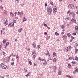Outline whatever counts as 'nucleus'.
<instances>
[{
  "mask_svg": "<svg viewBox=\"0 0 78 78\" xmlns=\"http://www.w3.org/2000/svg\"><path fill=\"white\" fill-rule=\"evenodd\" d=\"M70 14H71V15H72L73 18V19H75V13L73 12H70Z\"/></svg>",
  "mask_w": 78,
  "mask_h": 78,
  "instance_id": "obj_5",
  "label": "nucleus"
},
{
  "mask_svg": "<svg viewBox=\"0 0 78 78\" xmlns=\"http://www.w3.org/2000/svg\"><path fill=\"white\" fill-rule=\"evenodd\" d=\"M32 55L33 56V58H35V56H36V52H32Z\"/></svg>",
  "mask_w": 78,
  "mask_h": 78,
  "instance_id": "obj_6",
  "label": "nucleus"
},
{
  "mask_svg": "<svg viewBox=\"0 0 78 78\" xmlns=\"http://www.w3.org/2000/svg\"><path fill=\"white\" fill-rule=\"evenodd\" d=\"M41 61H45L46 60H45V59L44 58H42L41 59Z\"/></svg>",
  "mask_w": 78,
  "mask_h": 78,
  "instance_id": "obj_40",
  "label": "nucleus"
},
{
  "mask_svg": "<svg viewBox=\"0 0 78 78\" xmlns=\"http://www.w3.org/2000/svg\"><path fill=\"white\" fill-rule=\"evenodd\" d=\"M44 26H45V27H47V24H44Z\"/></svg>",
  "mask_w": 78,
  "mask_h": 78,
  "instance_id": "obj_63",
  "label": "nucleus"
},
{
  "mask_svg": "<svg viewBox=\"0 0 78 78\" xmlns=\"http://www.w3.org/2000/svg\"><path fill=\"white\" fill-rule=\"evenodd\" d=\"M65 51L67 52V51H69V50H68V48H66L65 49Z\"/></svg>",
  "mask_w": 78,
  "mask_h": 78,
  "instance_id": "obj_15",
  "label": "nucleus"
},
{
  "mask_svg": "<svg viewBox=\"0 0 78 78\" xmlns=\"http://www.w3.org/2000/svg\"><path fill=\"white\" fill-rule=\"evenodd\" d=\"M22 28H21L20 29H19L18 30L19 32L20 33V32L22 31Z\"/></svg>",
  "mask_w": 78,
  "mask_h": 78,
  "instance_id": "obj_24",
  "label": "nucleus"
},
{
  "mask_svg": "<svg viewBox=\"0 0 78 78\" xmlns=\"http://www.w3.org/2000/svg\"><path fill=\"white\" fill-rule=\"evenodd\" d=\"M23 14V12H20V15H22V14Z\"/></svg>",
  "mask_w": 78,
  "mask_h": 78,
  "instance_id": "obj_61",
  "label": "nucleus"
},
{
  "mask_svg": "<svg viewBox=\"0 0 78 78\" xmlns=\"http://www.w3.org/2000/svg\"><path fill=\"white\" fill-rule=\"evenodd\" d=\"M11 65L12 66H14V62H13L11 63Z\"/></svg>",
  "mask_w": 78,
  "mask_h": 78,
  "instance_id": "obj_36",
  "label": "nucleus"
},
{
  "mask_svg": "<svg viewBox=\"0 0 78 78\" xmlns=\"http://www.w3.org/2000/svg\"><path fill=\"white\" fill-rule=\"evenodd\" d=\"M15 59L14 58H12V61H14V60H15Z\"/></svg>",
  "mask_w": 78,
  "mask_h": 78,
  "instance_id": "obj_47",
  "label": "nucleus"
},
{
  "mask_svg": "<svg viewBox=\"0 0 78 78\" xmlns=\"http://www.w3.org/2000/svg\"><path fill=\"white\" fill-rule=\"evenodd\" d=\"M4 48H6V47H7V46L6 45H5L4 46Z\"/></svg>",
  "mask_w": 78,
  "mask_h": 78,
  "instance_id": "obj_59",
  "label": "nucleus"
},
{
  "mask_svg": "<svg viewBox=\"0 0 78 78\" xmlns=\"http://www.w3.org/2000/svg\"><path fill=\"white\" fill-rule=\"evenodd\" d=\"M65 20H70V18L69 17H66L65 18Z\"/></svg>",
  "mask_w": 78,
  "mask_h": 78,
  "instance_id": "obj_22",
  "label": "nucleus"
},
{
  "mask_svg": "<svg viewBox=\"0 0 78 78\" xmlns=\"http://www.w3.org/2000/svg\"><path fill=\"white\" fill-rule=\"evenodd\" d=\"M55 34L56 35V36H58V34L57 32H55Z\"/></svg>",
  "mask_w": 78,
  "mask_h": 78,
  "instance_id": "obj_39",
  "label": "nucleus"
},
{
  "mask_svg": "<svg viewBox=\"0 0 78 78\" xmlns=\"http://www.w3.org/2000/svg\"><path fill=\"white\" fill-rule=\"evenodd\" d=\"M71 67V65L70 64H69L68 66V68H70Z\"/></svg>",
  "mask_w": 78,
  "mask_h": 78,
  "instance_id": "obj_32",
  "label": "nucleus"
},
{
  "mask_svg": "<svg viewBox=\"0 0 78 78\" xmlns=\"http://www.w3.org/2000/svg\"><path fill=\"white\" fill-rule=\"evenodd\" d=\"M18 16H19L20 14V12H18V14H17Z\"/></svg>",
  "mask_w": 78,
  "mask_h": 78,
  "instance_id": "obj_45",
  "label": "nucleus"
},
{
  "mask_svg": "<svg viewBox=\"0 0 78 78\" xmlns=\"http://www.w3.org/2000/svg\"><path fill=\"white\" fill-rule=\"evenodd\" d=\"M39 60H41V59H42V57H39Z\"/></svg>",
  "mask_w": 78,
  "mask_h": 78,
  "instance_id": "obj_48",
  "label": "nucleus"
},
{
  "mask_svg": "<svg viewBox=\"0 0 78 78\" xmlns=\"http://www.w3.org/2000/svg\"><path fill=\"white\" fill-rule=\"evenodd\" d=\"M10 16L12 17H13L14 16V15L13 13L12 12H10Z\"/></svg>",
  "mask_w": 78,
  "mask_h": 78,
  "instance_id": "obj_10",
  "label": "nucleus"
},
{
  "mask_svg": "<svg viewBox=\"0 0 78 78\" xmlns=\"http://www.w3.org/2000/svg\"><path fill=\"white\" fill-rule=\"evenodd\" d=\"M47 10V12H49L48 14H49V15H50V14H51V12H52V11L53 10L51 7H50V6H48V7Z\"/></svg>",
  "mask_w": 78,
  "mask_h": 78,
  "instance_id": "obj_1",
  "label": "nucleus"
},
{
  "mask_svg": "<svg viewBox=\"0 0 78 78\" xmlns=\"http://www.w3.org/2000/svg\"><path fill=\"white\" fill-rule=\"evenodd\" d=\"M61 74V71H59L58 72V75H60Z\"/></svg>",
  "mask_w": 78,
  "mask_h": 78,
  "instance_id": "obj_44",
  "label": "nucleus"
},
{
  "mask_svg": "<svg viewBox=\"0 0 78 78\" xmlns=\"http://www.w3.org/2000/svg\"><path fill=\"white\" fill-rule=\"evenodd\" d=\"M8 45H9V43H8V42H7L5 44V45L7 46V47H8Z\"/></svg>",
  "mask_w": 78,
  "mask_h": 78,
  "instance_id": "obj_34",
  "label": "nucleus"
},
{
  "mask_svg": "<svg viewBox=\"0 0 78 78\" xmlns=\"http://www.w3.org/2000/svg\"><path fill=\"white\" fill-rule=\"evenodd\" d=\"M67 36L69 37H70V33H68L67 34Z\"/></svg>",
  "mask_w": 78,
  "mask_h": 78,
  "instance_id": "obj_26",
  "label": "nucleus"
},
{
  "mask_svg": "<svg viewBox=\"0 0 78 78\" xmlns=\"http://www.w3.org/2000/svg\"><path fill=\"white\" fill-rule=\"evenodd\" d=\"M62 28H64V26L62 25L61 26Z\"/></svg>",
  "mask_w": 78,
  "mask_h": 78,
  "instance_id": "obj_53",
  "label": "nucleus"
},
{
  "mask_svg": "<svg viewBox=\"0 0 78 78\" xmlns=\"http://www.w3.org/2000/svg\"><path fill=\"white\" fill-rule=\"evenodd\" d=\"M64 34V32H63L61 33V34L62 35V34Z\"/></svg>",
  "mask_w": 78,
  "mask_h": 78,
  "instance_id": "obj_54",
  "label": "nucleus"
},
{
  "mask_svg": "<svg viewBox=\"0 0 78 78\" xmlns=\"http://www.w3.org/2000/svg\"><path fill=\"white\" fill-rule=\"evenodd\" d=\"M16 58H17V60H18V58H19V56H18V55H17L16 56Z\"/></svg>",
  "mask_w": 78,
  "mask_h": 78,
  "instance_id": "obj_50",
  "label": "nucleus"
},
{
  "mask_svg": "<svg viewBox=\"0 0 78 78\" xmlns=\"http://www.w3.org/2000/svg\"><path fill=\"white\" fill-rule=\"evenodd\" d=\"M6 20H7V19H5L4 20V24L5 25H8V23H7V21H6Z\"/></svg>",
  "mask_w": 78,
  "mask_h": 78,
  "instance_id": "obj_7",
  "label": "nucleus"
},
{
  "mask_svg": "<svg viewBox=\"0 0 78 78\" xmlns=\"http://www.w3.org/2000/svg\"><path fill=\"white\" fill-rule=\"evenodd\" d=\"M69 59L70 60L72 59H74V57H73V56L70 57L69 58Z\"/></svg>",
  "mask_w": 78,
  "mask_h": 78,
  "instance_id": "obj_21",
  "label": "nucleus"
},
{
  "mask_svg": "<svg viewBox=\"0 0 78 78\" xmlns=\"http://www.w3.org/2000/svg\"><path fill=\"white\" fill-rule=\"evenodd\" d=\"M37 48H40V47H39V45H38L37 47Z\"/></svg>",
  "mask_w": 78,
  "mask_h": 78,
  "instance_id": "obj_57",
  "label": "nucleus"
},
{
  "mask_svg": "<svg viewBox=\"0 0 78 78\" xmlns=\"http://www.w3.org/2000/svg\"><path fill=\"white\" fill-rule=\"evenodd\" d=\"M47 32H45L44 33V35L45 36H47Z\"/></svg>",
  "mask_w": 78,
  "mask_h": 78,
  "instance_id": "obj_58",
  "label": "nucleus"
},
{
  "mask_svg": "<svg viewBox=\"0 0 78 78\" xmlns=\"http://www.w3.org/2000/svg\"><path fill=\"white\" fill-rule=\"evenodd\" d=\"M70 10H69L67 12V14H68L69 15V16H70L71 15V14H70Z\"/></svg>",
  "mask_w": 78,
  "mask_h": 78,
  "instance_id": "obj_23",
  "label": "nucleus"
},
{
  "mask_svg": "<svg viewBox=\"0 0 78 78\" xmlns=\"http://www.w3.org/2000/svg\"><path fill=\"white\" fill-rule=\"evenodd\" d=\"M72 34L73 35H74V36H75L76 34V33H73Z\"/></svg>",
  "mask_w": 78,
  "mask_h": 78,
  "instance_id": "obj_33",
  "label": "nucleus"
},
{
  "mask_svg": "<svg viewBox=\"0 0 78 78\" xmlns=\"http://www.w3.org/2000/svg\"><path fill=\"white\" fill-rule=\"evenodd\" d=\"M15 14V17H16V15H17V12H15L14 13Z\"/></svg>",
  "mask_w": 78,
  "mask_h": 78,
  "instance_id": "obj_42",
  "label": "nucleus"
},
{
  "mask_svg": "<svg viewBox=\"0 0 78 78\" xmlns=\"http://www.w3.org/2000/svg\"><path fill=\"white\" fill-rule=\"evenodd\" d=\"M53 69H54V72H55V71H56V70H57V68H56V66H54L53 67Z\"/></svg>",
  "mask_w": 78,
  "mask_h": 78,
  "instance_id": "obj_12",
  "label": "nucleus"
},
{
  "mask_svg": "<svg viewBox=\"0 0 78 78\" xmlns=\"http://www.w3.org/2000/svg\"><path fill=\"white\" fill-rule=\"evenodd\" d=\"M77 63V62H76L75 61H73V62H72L71 63V64H72L73 65V64H76Z\"/></svg>",
  "mask_w": 78,
  "mask_h": 78,
  "instance_id": "obj_8",
  "label": "nucleus"
},
{
  "mask_svg": "<svg viewBox=\"0 0 78 78\" xmlns=\"http://www.w3.org/2000/svg\"><path fill=\"white\" fill-rule=\"evenodd\" d=\"M71 39H72L73 40V39H75V37L71 36Z\"/></svg>",
  "mask_w": 78,
  "mask_h": 78,
  "instance_id": "obj_41",
  "label": "nucleus"
},
{
  "mask_svg": "<svg viewBox=\"0 0 78 78\" xmlns=\"http://www.w3.org/2000/svg\"><path fill=\"white\" fill-rule=\"evenodd\" d=\"M5 66V63H3L0 64V67L3 69V68Z\"/></svg>",
  "mask_w": 78,
  "mask_h": 78,
  "instance_id": "obj_4",
  "label": "nucleus"
},
{
  "mask_svg": "<svg viewBox=\"0 0 78 78\" xmlns=\"http://www.w3.org/2000/svg\"><path fill=\"white\" fill-rule=\"evenodd\" d=\"M3 12L4 14H6V11L4 10Z\"/></svg>",
  "mask_w": 78,
  "mask_h": 78,
  "instance_id": "obj_46",
  "label": "nucleus"
},
{
  "mask_svg": "<svg viewBox=\"0 0 78 78\" xmlns=\"http://www.w3.org/2000/svg\"><path fill=\"white\" fill-rule=\"evenodd\" d=\"M63 38H65V39H66L67 38V36L66 35H64L63 37Z\"/></svg>",
  "mask_w": 78,
  "mask_h": 78,
  "instance_id": "obj_37",
  "label": "nucleus"
},
{
  "mask_svg": "<svg viewBox=\"0 0 78 78\" xmlns=\"http://www.w3.org/2000/svg\"><path fill=\"white\" fill-rule=\"evenodd\" d=\"M50 36H48V39H50Z\"/></svg>",
  "mask_w": 78,
  "mask_h": 78,
  "instance_id": "obj_64",
  "label": "nucleus"
},
{
  "mask_svg": "<svg viewBox=\"0 0 78 78\" xmlns=\"http://www.w3.org/2000/svg\"><path fill=\"white\" fill-rule=\"evenodd\" d=\"M74 19L72 18L71 20V21L73 22L74 21Z\"/></svg>",
  "mask_w": 78,
  "mask_h": 78,
  "instance_id": "obj_60",
  "label": "nucleus"
},
{
  "mask_svg": "<svg viewBox=\"0 0 78 78\" xmlns=\"http://www.w3.org/2000/svg\"><path fill=\"white\" fill-rule=\"evenodd\" d=\"M78 49L76 48L75 49V53H76V52H77V51H78Z\"/></svg>",
  "mask_w": 78,
  "mask_h": 78,
  "instance_id": "obj_35",
  "label": "nucleus"
},
{
  "mask_svg": "<svg viewBox=\"0 0 78 78\" xmlns=\"http://www.w3.org/2000/svg\"><path fill=\"white\" fill-rule=\"evenodd\" d=\"M74 45H75V47H78V43H76Z\"/></svg>",
  "mask_w": 78,
  "mask_h": 78,
  "instance_id": "obj_20",
  "label": "nucleus"
},
{
  "mask_svg": "<svg viewBox=\"0 0 78 78\" xmlns=\"http://www.w3.org/2000/svg\"><path fill=\"white\" fill-rule=\"evenodd\" d=\"M56 7L55 6L54 7V8L53 9V11L54 12V14H56V12H57V9H56Z\"/></svg>",
  "mask_w": 78,
  "mask_h": 78,
  "instance_id": "obj_3",
  "label": "nucleus"
},
{
  "mask_svg": "<svg viewBox=\"0 0 78 78\" xmlns=\"http://www.w3.org/2000/svg\"><path fill=\"white\" fill-rule=\"evenodd\" d=\"M75 29L76 30H78V26H75Z\"/></svg>",
  "mask_w": 78,
  "mask_h": 78,
  "instance_id": "obj_27",
  "label": "nucleus"
},
{
  "mask_svg": "<svg viewBox=\"0 0 78 78\" xmlns=\"http://www.w3.org/2000/svg\"><path fill=\"white\" fill-rule=\"evenodd\" d=\"M6 40H4L3 41V43H4V44L5 43V42H6Z\"/></svg>",
  "mask_w": 78,
  "mask_h": 78,
  "instance_id": "obj_43",
  "label": "nucleus"
},
{
  "mask_svg": "<svg viewBox=\"0 0 78 78\" xmlns=\"http://www.w3.org/2000/svg\"><path fill=\"white\" fill-rule=\"evenodd\" d=\"M7 67V66L6 65H5V64H4V66L3 67V69H6Z\"/></svg>",
  "mask_w": 78,
  "mask_h": 78,
  "instance_id": "obj_16",
  "label": "nucleus"
},
{
  "mask_svg": "<svg viewBox=\"0 0 78 78\" xmlns=\"http://www.w3.org/2000/svg\"><path fill=\"white\" fill-rule=\"evenodd\" d=\"M0 9L1 10H3V7L1 5L0 6Z\"/></svg>",
  "mask_w": 78,
  "mask_h": 78,
  "instance_id": "obj_25",
  "label": "nucleus"
},
{
  "mask_svg": "<svg viewBox=\"0 0 78 78\" xmlns=\"http://www.w3.org/2000/svg\"><path fill=\"white\" fill-rule=\"evenodd\" d=\"M13 55H14V54H13V53H12L11 54V55H10V56H12Z\"/></svg>",
  "mask_w": 78,
  "mask_h": 78,
  "instance_id": "obj_56",
  "label": "nucleus"
},
{
  "mask_svg": "<svg viewBox=\"0 0 78 78\" xmlns=\"http://www.w3.org/2000/svg\"><path fill=\"white\" fill-rule=\"evenodd\" d=\"M73 22H74V23H76V20H74Z\"/></svg>",
  "mask_w": 78,
  "mask_h": 78,
  "instance_id": "obj_52",
  "label": "nucleus"
},
{
  "mask_svg": "<svg viewBox=\"0 0 78 78\" xmlns=\"http://www.w3.org/2000/svg\"><path fill=\"white\" fill-rule=\"evenodd\" d=\"M29 75H30L27 74V75H26L25 76H26V77H28V76Z\"/></svg>",
  "mask_w": 78,
  "mask_h": 78,
  "instance_id": "obj_55",
  "label": "nucleus"
},
{
  "mask_svg": "<svg viewBox=\"0 0 78 78\" xmlns=\"http://www.w3.org/2000/svg\"><path fill=\"white\" fill-rule=\"evenodd\" d=\"M27 19L25 17H24L23 19V22H25V21H27Z\"/></svg>",
  "mask_w": 78,
  "mask_h": 78,
  "instance_id": "obj_18",
  "label": "nucleus"
},
{
  "mask_svg": "<svg viewBox=\"0 0 78 78\" xmlns=\"http://www.w3.org/2000/svg\"><path fill=\"white\" fill-rule=\"evenodd\" d=\"M3 53L4 54H3V55H4V56H5V55H6V53H5V52H3Z\"/></svg>",
  "mask_w": 78,
  "mask_h": 78,
  "instance_id": "obj_51",
  "label": "nucleus"
},
{
  "mask_svg": "<svg viewBox=\"0 0 78 78\" xmlns=\"http://www.w3.org/2000/svg\"><path fill=\"white\" fill-rule=\"evenodd\" d=\"M66 76L67 77H68V78H72V76H69V75H66Z\"/></svg>",
  "mask_w": 78,
  "mask_h": 78,
  "instance_id": "obj_30",
  "label": "nucleus"
},
{
  "mask_svg": "<svg viewBox=\"0 0 78 78\" xmlns=\"http://www.w3.org/2000/svg\"><path fill=\"white\" fill-rule=\"evenodd\" d=\"M32 46L33 47L35 48H36V44L35 43H33L32 44Z\"/></svg>",
  "mask_w": 78,
  "mask_h": 78,
  "instance_id": "obj_9",
  "label": "nucleus"
},
{
  "mask_svg": "<svg viewBox=\"0 0 78 78\" xmlns=\"http://www.w3.org/2000/svg\"><path fill=\"white\" fill-rule=\"evenodd\" d=\"M12 23H9V25H8V27H12Z\"/></svg>",
  "mask_w": 78,
  "mask_h": 78,
  "instance_id": "obj_14",
  "label": "nucleus"
},
{
  "mask_svg": "<svg viewBox=\"0 0 78 78\" xmlns=\"http://www.w3.org/2000/svg\"><path fill=\"white\" fill-rule=\"evenodd\" d=\"M2 48V45L1 44L0 45V50H1V49Z\"/></svg>",
  "mask_w": 78,
  "mask_h": 78,
  "instance_id": "obj_49",
  "label": "nucleus"
},
{
  "mask_svg": "<svg viewBox=\"0 0 78 78\" xmlns=\"http://www.w3.org/2000/svg\"><path fill=\"white\" fill-rule=\"evenodd\" d=\"M47 6V4L46 3L45 4V7H46Z\"/></svg>",
  "mask_w": 78,
  "mask_h": 78,
  "instance_id": "obj_62",
  "label": "nucleus"
},
{
  "mask_svg": "<svg viewBox=\"0 0 78 78\" xmlns=\"http://www.w3.org/2000/svg\"><path fill=\"white\" fill-rule=\"evenodd\" d=\"M74 7V6L73 4H70L68 5L69 9H72Z\"/></svg>",
  "mask_w": 78,
  "mask_h": 78,
  "instance_id": "obj_2",
  "label": "nucleus"
},
{
  "mask_svg": "<svg viewBox=\"0 0 78 78\" xmlns=\"http://www.w3.org/2000/svg\"><path fill=\"white\" fill-rule=\"evenodd\" d=\"M29 63L30 65H32V62H31V61H29Z\"/></svg>",
  "mask_w": 78,
  "mask_h": 78,
  "instance_id": "obj_31",
  "label": "nucleus"
},
{
  "mask_svg": "<svg viewBox=\"0 0 78 78\" xmlns=\"http://www.w3.org/2000/svg\"><path fill=\"white\" fill-rule=\"evenodd\" d=\"M47 61L43 62V66H46V65H47Z\"/></svg>",
  "mask_w": 78,
  "mask_h": 78,
  "instance_id": "obj_11",
  "label": "nucleus"
},
{
  "mask_svg": "<svg viewBox=\"0 0 78 78\" xmlns=\"http://www.w3.org/2000/svg\"><path fill=\"white\" fill-rule=\"evenodd\" d=\"M50 3L51 4V5L53 6V2L51 0L50 1H49Z\"/></svg>",
  "mask_w": 78,
  "mask_h": 78,
  "instance_id": "obj_13",
  "label": "nucleus"
},
{
  "mask_svg": "<svg viewBox=\"0 0 78 78\" xmlns=\"http://www.w3.org/2000/svg\"><path fill=\"white\" fill-rule=\"evenodd\" d=\"M75 72H78V68H76L75 69Z\"/></svg>",
  "mask_w": 78,
  "mask_h": 78,
  "instance_id": "obj_29",
  "label": "nucleus"
},
{
  "mask_svg": "<svg viewBox=\"0 0 78 78\" xmlns=\"http://www.w3.org/2000/svg\"><path fill=\"white\" fill-rule=\"evenodd\" d=\"M75 60H76V61H78V58L76 56Z\"/></svg>",
  "mask_w": 78,
  "mask_h": 78,
  "instance_id": "obj_38",
  "label": "nucleus"
},
{
  "mask_svg": "<svg viewBox=\"0 0 78 78\" xmlns=\"http://www.w3.org/2000/svg\"><path fill=\"white\" fill-rule=\"evenodd\" d=\"M67 48L69 50L70 49H71L72 48V47H71V46H69V47H68Z\"/></svg>",
  "mask_w": 78,
  "mask_h": 78,
  "instance_id": "obj_28",
  "label": "nucleus"
},
{
  "mask_svg": "<svg viewBox=\"0 0 78 78\" xmlns=\"http://www.w3.org/2000/svg\"><path fill=\"white\" fill-rule=\"evenodd\" d=\"M57 59H56V58H54L53 59V62H56V61H57Z\"/></svg>",
  "mask_w": 78,
  "mask_h": 78,
  "instance_id": "obj_17",
  "label": "nucleus"
},
{
  "mask_svg": "<svg viewBox=\"0 0 78 78\" xmlns=\"http://www.w3.org/2000/svg\"><path fill=\"white\" fill-rule=\"evenodd\" d=\"M48 54L49 56H50V54H49V52L47 50V54H46V53H45V55H48Z\"/></svg>",
  "mask_w": 78,
  "mask_h": 78,
  "instance_id": "obj_19",
  "label": "nucleus"
}]
</instances>
